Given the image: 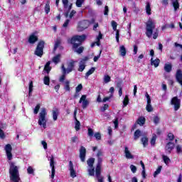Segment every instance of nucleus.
I'll list each match as a JSON object with an SVG mask.
<instances>
[{
    "label": "nucleus",
    "instance_id": "79ce46f5",
    "mask_svg": "<svg viewBox=\"0 0 182 182\" xmlns=\"http://www.w3.org/2000/svg\"><path fill=\"white\" fill-rule=\"evenodd\" d=\"M40 109H41V104H37L33 110L34 114H38V113H39Z\"/></svg>",
    "mask_w": 182,
    "mask_h": 182
},
{
    "label": "nucleus",
    "instance_id": "473e14b6",
    "mask_svg": "<svg viewBox=\"0 0 182 182\" xmlns=\"http://www.w3.org/2000/svg\"><path fill=\"white\" fill-rule=\"evenodd\" d=\"M171 69H173V66L171 64H165L164 70L166 71L168 73L171 72Z\"/></svg>",
    "mask_w": 182,
    "mask_h": 182
},
{
    "label": "nucleus",
    "instance_id": "49530a36",
    "mask_svg": "<svg viewBox=\"0 0 182 182\" xmlns=\"http://www.w3.org/2000/svg\"><path fill=\"white\" fill-rule=\"evenodd\" d=\"M85 68H86V65L81 63V64L79 65L78 72H83Z\"/></svg>",
    "mask_w": 182,
    "mask_h": 182
},
{
    "label": "nucleus",
    "instance_id": "bf43d9fd",
    "mask_svg": "<svg viewBox=\"0 0 182 182\" xmlns=\"http://www.w3.org/2000/svg\"><path fill=\"white\" fill-rule=\"evenodd\" d=\"M107 109H109V105L105 104L104 106L102 107H101V112H106V110H107Z\"/></svg>",
    "mask_w": 182,
    "mask_h": 182
},
{
    "label": "nucleus",
    "instance_id": "393cba45",
    "mask_svg": "<svg viewBox=\"0 0 182 182\" xmlns=\"http://www.w3.org/2000/svg\"><path fill=\"white\" fill-rule=\"evenodd\" d=\"M44 70H46V73L49 75V73L50 72V70H52V67H50V61L46 63L44 67Z\"/></svg>",
    "mask_w": 182,
    "mask_h": 182
},
{
    "label": "nucleus",
    "instance_id": "e433bc0d",
    "mask_svg": "<svg viewBox=\"0 0 182 182\" xmlns=\"http://www.w3.org/2000/svg\"><path fill=\"white\" fill-rule=\"evenodd\" d=\"M161 168H163V166H159L157 169L154 173V177H157L158 174H160L161 173Z\"/></svg>",
    "mask_w": 182,
    "mask_h": 182
},
{
    "label": "nucleus",
    "instance_id": "9d476101",
    "mask_svg": "<svg viewBox=\"0 0 182 182\" xmlns=\"http://www.w3.org/2000/svg\"><path fill=\"white\" fill-rule=\"evenodd\" d=\"M176 147L174 143L169 141L166 144L165 146V151L167 154H171V151Z\"/></svg>",
    "mask_w": 182,
    "mask_h": 182
},
{
    "label": "nucleus",
    "instance_id": "de8ad7c7",
    "mask_svg": "<svg viewBox=\"0 0 182 182\" xmlns=\"http://www.w3.org/2000/svg\"><path fill=\"white\" fill-rule=\"evenodd\" d=\"M94 137H95L96 140H102V134L100 132H96L94 134Z\"/></svg>",
    "mask_w": 182,
    "mask_h": 182
},
{
    "label": "nucleus",
    "instance_id": "72a5a7b5",
    "mask_svg": "<svg viewBox=\"0 0 182 182\" xmlns=\"http://www.w3.org/2000/svg\"><path fill=\"white\" fill-rule=\"evenodd\" d=\"M146 12L147 15H151V7L150 6L149 2L146 3Z\"/></svg>",
    "mask_w": 182,
    "mask_h": 182
},
{
    "label": "nucleus",
    "instance_id": "13d9d810",
    "mask_svg": "<svg viewBox=\"0 0 182 182\" xmlns=\"http://www.w3.org/2000/svg\"><path fill=\"white\" fill-rule=\"evenodd\" d=\"M146 111L149 112V113H150L151 112H153V107L151 106V105H146Z\"/></svg>",
    "mask_w": 182,
    "mask_h": 182
},
{
    "label": "nucleus",
    "instance_id": "37998d69",
    "mask_svg": "<svg viewBox=\"0 0 182 182\" xmlns=\"http://www.w3.org/2000/svg\"><path fill=\"white\" fill-rule=\"evenodd\" d=\"M162 159L164 160V163H165V164H166L167 166L168 164V162L170 161V158H168V156L166 155H163Z\"/></svg>",
    "mask_w": 182,
    "mask_h": 182
},
{
    "label": "nucleus",
    "instance_id": "603ef678",
    "mask_svg": "<svg viewBox=\"0 0 182 182\" xmlns=\"http://www.w3.org/2000/svg\"><path fill=\"white\" fill-rule=\"evenodd\" d=\"M88 136L89 137H93L95 136V132L92 128H88Z\"/></svg>",
    "mask_w": 182,
    "mask_h": 182
},
{
    "label": "nucleus",
    "instance_id": "052dcab7",
    "mask_svg": "<svg viewBox=\"0 0 182 182\" xmlns=\"http://www.w3.org/2000/svg\"><path fill=\"white\" fill-rule=\"evenodd\" d=\"M176 153H177L178 154H180L182 153V148H181V146H180V145H177V146H176Z\"/></svg>",
    "mask_w": 182,
    "mask_h": 182
},
{
    "label": "nucleus",
    "instance_id": "a878e982",
    "mask_svg": "<svg viewBox=\"0 0 182 182\" xmlns=\"http://www.w3.org/2000/svg\"><path fill=\"white\" fill-rule=\"evenodd\" d=\"M140 136H141V131L136 129L134 134V140H138Z\"/></svg>",
    "mask_w": 182,
    "mask_h": 182
},
{
    "label": "nucleus",
    "instance_id": "f8f14e48",
    "mask_svg": "<svg viewBox=\"0 0 182 182\" xmlns=\"http://www.w3.org/2000/svg\"><path fill=\"white\" fill-rule=\"evenodd\" d=\"M50 166L51 167V178H55V158L53 156L51 157L50 160Z\"/></svg>",
    "mask_w": 182,
    "mask_h": 182
},
{
    "label": "nucleus",
    "instance_id": "774afa93",
    "mask_svg": "<svg viewBox=\"0 0 182 182\" xmlns=\"http://www.w3.org/2000/svg\"><path fill=\"white\" fill-rule=\"evenodd\" d=\"M27 173L28 174H33V168H32V166H29L28 168H27Z\"/></svg>",
    "mask_w": 182,
    "mask_h": 182
},
{
    "label": "nucleus",
    "instance_id": "dca6fc26",
    "mask_svg": "<svg viewBox=\"0 0 182 182\" xmlns=\"http://www.w3.org/2000/svg\"><path fill=\"white\" fill-rule=\"evenodd\" d=\"M61 68L63 70V75L60 76L59 80L61 83H63V82H65V79H66V68H65L64 65H62Z\"/></svg>",
    "mask_w": 182,
    "mask_h": 182
},
{
    "label": "nucleus",
    "instance_id": "0eeeda50",
    "mask_svg": "<svg viewBox=\"0 0 182 182\" xmlns=\"http://www.w3.org/2000/svg\"><path fill=\"white\" fill-rule=\"evenodd\" d=\"M5 151L7 156L8 160H12L13 155H12V146L10 144H7L5 146Z\"/></svg>",
    "mask_w": 182,
    "mask_h": 182
},
{
    "label": "nucleus",
    "instance_id": "f3484780",
    "mask_svg": "<svg viewBox=\"0 0 182 182\" xmlns=\"http://www.w3.org/2000/svg\"><path fill=\"white\" fill-rule=\"evenodd\" d=\"M38 41V36H35V34H31L28 38V42L31 43V45H33V43H36Z\"/></svg>",
    "mask_w": 182,
    "mask_h": 182
},
{
    "label": "nucleus",
    "instance_id": "7ed1b4c3",
    "mask_svg": "<svg viewBox=\"0 0 182 182\" xmlns=\"http://www.w3.org/2000/svg\"><path fill=\"white\" fill-rule=\"evenodd\" d=\"M9 176L11 182L21 181V176H19V166L15 165V162L9 163Z\"/></svg>",
    "mask_w": 182,
    "mask_h": 182
},
{
    "label": "nucleus",
    "instance_id": "ea45409f",
    "mask_svg": "<svg viewBox=\"0 0 182 182\" xmlns=\"http://www.w3.org/2000/svg\"><path fill=\"white\" fill-rule=\"evenodd\" d=\"M68 68L71 69V70H75V60H71L68 65Z\"/></svg>",
    "mask_w": 182,
    "mask_h": 182
},
{
    "label": "nucleus",
    "instance_id": "39448f33",
    "mask_svg": "<svg viewBox=\"0 0 182 182\" xmlns=\"http://www.w3.org/2000/svg\"><path fill=\"white\" fill-rule=\"evenodd\" d=\"M44 48H45V41H40L37 44V46L34 51V55H36V56H38V58H42V56H43Z\"/></svg>",
    "mask_w": 182,
    "mask_h": 182
},
{
    "label": "nucleus",
    "instance_id": "2f4dec72",
    "mask_svg": "<svg viewBox=\"0 0 182 182\" xmlns=\"http://www.w3.org/2000/svg\"><path fill=\"white\" fill-rule=\"evenodd\" d=\"M50 2L48 1L45 5V12L46 14H49L50 12Z\"/></svg>",
    "mask_w": 182,
    "mask_h": 182
},
{
    "label": "nucleus",
    "instance_id": "c9c22d12",
    "mask_svg": "<svg viewBox=\"0 0 182 182\" xmlns=\"http://www.w3.org/2000/svg\"><path fill=\"white\" fill-rule=\"evenodd\" d=\"M129 95H125L123 100V107H126L129 105Z\"/></svg>",
    "mask_w": 182,
    "mask_h": 182
},
{
    "label": "nucleus",
    "instance_id": "3c124183",
    "mask_svg": "<svg viewBox=\"0 0 182 182\" xmlns=\"http://www.w3.org/2000/svg\"><path fill=\"white\" fill-rule=\"evenodd\" d=\"M62 3H63V6L65 9L68 8L69 0H62Z\"/></svg>",
    "mask_w": 182,
    "mask_h": 182
},
{
    "label": "nucleus",
    "instance_id": "6e6d98bb",
    "mask_svg": "<svg viewBox=\"0 0 182 182\" xmlns=\"http://www.w3.org/2000/svg\"><path fill=\"white\" fill-rule=\"evenodd\" d=\"M112 80V78L109 75H105L104 77V82L105 83H109Z\"/></svg>",
    "mask_w": 182,
    "mask_h": 182
},
{
    "label": "nucleus",
    "instance_id": "e2e57ef3",
    "mask_svg": "<svg viewBox=\"0 0 182 182\" xmlns=\"http://www.w3.org/2000/svg\"><path fill=\"white\" fill-rule=\"evenodd\" d=\"M130 169L132 173H136L137 171V167H136V166H134V165H131Z\"/></svg>",
    "mask_w": 182,
    "mask_h": 182
},
{
    "label": "nucleus",
    "instance_id": "4c0bfd02",
    "mask_svg": "<svg viewBox=\"0 0 182 182\" xmlns=\"http://www.w3.org/2000/svg\"><path fill=\"white\" fill-rule=\"evenodd\" d=\"M88 175L91 176H95V167H90V168L87 169Z\"/></svg>",
    "mask_w": 182,
    "mask_h": 182
},
{
    "label": "nucleus",
    "instance_id": "b1692460",
    "mask_svg": "<svg viewBox=\"0 0 182 182\" xmlns=\"http://www.w3.org/2000/svg\"><path fill=\"white\" fill-rule=\"evenodd\" d=\"M64 90L65 92H70V81L65 80L64 82Z\"/></svg>",
    "mask_w": 182,
    "mask_h": 182
},
{
    "label": "nucleus",
    "instance_id": "f03ea898",
    "mask_svg": "<svg viewBox=\"0 0 182 182\" xmlns=\"http://www.w3.org/2000/svg\"><path fill=\"white\" fill-rule=\"evenodd\" d=\"M156 29V22L151 18H149L146 23V35L147 38H150L153 35V39H157L159 38V29H156V31L153 33V31Z\"/></svg>",
    "mask_w": 182,
    "mask_h": 182
},
{
    "label": "nucleus",
    "instance_id": "aec40b11",
    "mask_svg": "<svg viewBox=\"0 0 182 182\" xmlns=\"http://www.w3.org/2000/svg\"><path fill=\"white\" fill-rule=\"evenodd\" d=\"M102 174V166H97L95 168V176L97 178L103 177L100 176Z\"/></svg>",
    "mask_w": 182,
    "mask_h": 182
},
{
    "label": "nucleus",
    "instance_id": "9b49d317",
    "mask_svg": "<svg viewBox=\"0 0 182 182\" xmlns=\"http://www.w3.org/2000/svg\"><path fill=\"white\" fill-rule=\"evenodd\" d=\"M86 97H87L86 95H83L81 96L79 100V103L82 102V109H86V107L89 106V101L86 100Z\"/></svg>",
    "mask_w": 182,
    "mask_h": 182
},
{
    "label": "nucleus",
    "instance_id": "a19ab883",
    "mask_svg": "<svg viewBox=\"0 0 182 182\" xmlns=\"http://www.w3.org/2000/svg\"><path fill=\"white\" fill-rule=\"evenodd\" d=\"M75 129L76 132H79V130H80V122L77 119H75Z\"/></svg>",
    "mask_w": 182,
    "mask_h": 182
},
{
    "label": "nucleus",
    "instance_id": "864d4df0",
    "mask_svg": "<svg viewBox=\"0 0 182 182\" xmlns=\"http://www.w3.org/2000/svg\"><path fill=\"white\" fill-rule=\"evenodd\" d=\"M111 23H112L113 31H117V23L114 21H112L111 22Z\"/></svg>",
    "mask_w": 182,
    "mask_h": 182
},
{
    "label": "nucleus",
    "instance_id": "bb28decb",
    "mask_svg": "<svg viewBox=\"0 0 182 182\" xmlns=\"http://www.w3.org/2000/svg\"><path fill=\"white\" fill-rule=\"evenodd\" d=\"M33 91V81H31L29 82V86H28V96L31 97L32 96V92Z\"/></svg>",
    "mask_w": 182,
    "mask_h": 182
},
{
    "label": "nucleus",
    "instance_id": "4be33fe9",
    "mask_svg": "<svg viewBox=\"0 0 182 182\" xmlns=\"http://www.w3.org/2000/svg\"><path fill=\"white\" fill-rule=\"evenodd\" d=\"M151 65L154 66V68H158L159 65H160V59L156 58L153 60V58H151Z\"/></svg>",
    "mask_w": 182,
    "mask_h": 182
},
{
    "label": "nucleus",
    "instance_id": "c03bdc74",
    "mask_svg": "<svg viewBox=\"0 0 182 182\" xmlns=\"http://www.w3.org/2000/svg\"><path fill=\"white\" fill-rule=\"evenodd\" d=\"M59 46H60V40H57L54 45L53 51L55 52V50H56Z\"/></svg>",
    "mask_w": 182,
    "mask_h": 182
},
{
    "label": "nucleus",
    "instance_id": "cd10ccee",
    "mask_svg": "<svg viewBox=\"0 0 182 182\" xmlns=\"http://www.w3.org/2000/svg\"><path fill=\"white\" fill-rule=\"evenodd\" d=\"M58 116H59V109H55V110H53V119L54 122L58 120Z\"/></svg>",
    "mask_w": 182,
    "mask_h": 182
},
{
    "label": "nucleus",
    "instance_id": "5701e85b",
    "mask_svg": "<svg viewBox=\"0 0 182 182\" xmlns=\"http://www.w3.org/2000/svg\"><path fill=\"white\" fill-rule=\"evenodd\" d=\"M95 70H96V68L95 67L91 68L86 73L85 78L87 79L90 75H93L95 73Z\"/></svg>",
    "mask_w": 182,
    "mask_h": 182
},
{
    "label": "nucleus",
    "instance_id": "6ab92c4d",
    "mask_svg": "<svg viewBox=\"0 0 182 182\" xmlns=\"http://www.w3.org/2000/svg\"><path fill=\"white\" fill-rule=\"evenodd\" d=\"M146 123V118L144 117H139L136 120V124L139 126H144Z\"/></svg>",
    "mask_w": 182,
    "mask_h": 182
},
{
    "label": "nucleus",
    "instance_id": "20e7f679",
    "mask_svg": "<svg viewBox=\"0 0 182 182\" xmlns=\"http://www.w3.org/2000/svg\"><path fill=\"white\" fill-rule=\"evenodd\" d=\"M48 112H46V108H42L38 117V124L39 126H43V129H46V115Z\"/></svg>",
    "mask_w": 182,
    "mask_h": 182
},
{
    "label": "nucleus",
    "instance_id": "ddd939ff",
    "mask_svg": "<svg viewBox=\"0 0 182 182\" xmlns=\"http://www.w3.org/2000/svg\"><path fill=\"white\" fill-rule=\"evenodd\" d=\"M69 171L70 173V177L75 178V177H76V171L75 170L73 162H72V161H69Z\"/></svg>",
    "mask_w": 182,
    "mask_h": 182
},
{
    "label": "nucleus",
    "instance_id": "0e129e2a",
    "mask_svg": "<svg viewBox=\"0 0 182 182\" xmlns=\"http://www.w3.org/2000/svg\"><path fill=\"white\" fill-rule=\"evenodd\" d=\"M87 60H89V57L85 56L84 57V58H82L80 61V63H82V65H85V63H86Z\"/></svg>",
    "mask_w": 182,
    "mask_h": 182
},
{
    "label": "nucleus",
    "instance_id": "58836bf2",
    "mask_svg": "<svg viewBox=\"0 0 182 182\" xmlns=\"http://www.w3.org/2000/svg\"><path fill=\"white\" fill-rule=\"evenodd\" d=\"M156 140H157V135H156V134H154L151 139V146H154L156 144Z\"/></svg>",
    "mask_w": 182,
    "mask_h": 182
},
{
    "label": "nucleus",
    "instance_id": "6e6552de",
    "mask_svg": "<svg viewBox=\"0 0 182 182\" xmlns=\"http://www.w3.org/2000/svg\"><path fill=\"white\" fill-rule=\"evenodd\" d=\"M89 28V23L86 21H82L78 23L77 29L79 32H82L85 29H87Z\"/></svg>",
    "mask_w": 182,
    "mask_h": 182
},
{
    "label": "nucleus",
    "instance_id": "4d7b16f0",
    "mask_svg": "<svg viewBox=\"0 0 182 182\" xmlns=\"http://www.w3.org/2000/svg\"><path fill=\"white\" fill-rule=\"evenodd\" d=\"M145 96L146 97V99H147L146 105H151V98H150V95H149V93L146 92Z\"/></svg>",
    "mask_w": 182,
    "mask_h": 182
},
{
    "label": "nucleus",
    "instance_id": "7c9ffc66",
    "mask_svg": "<svg viewBox=\"0 0 182 182\" xmlns=\"http://www.w3.org/2000/svg\"><path fill=\"white\" fill-rule=\"evenodd\" d=\"M141 141H142L144 147H147V146H149V138L148 137L141 138Z\"/></svg>",
    "mask_w": 182,
    "mask_h": 182
},
{
    "label": "nucleus",
    "instance_id": "f257e3e1",
    "mask_svg": "<svg viewBox=\"0 0 182 182\" xmlns=\"http://www.w3.org/2000/svg\"><path fill=\"white\" fill-rule=\"evenodd\" d=\"M86 35H75L73 36L71 38L68 39V43L73 45V49L76 53L80 55V53H83V50H85V47L81 46L82 43L86 41Z\"/></svg>",
    "mask_w": 182,
    "mask_h": 182
},
{
    "label": "nucleus",
    "instance_id": "5fc2aeb1",
    "mask_svg": "<svg viewBox=\"0 0 182 182\" xmlns=\"http://www.w3.org/2000/svg\"><path fill=\"white\" fill-rule=\"evenodd\" d=\"M168 139L170 140V141H173L174 140V134L173 133L169 132L167 135Z\"/></svg>",
    "mask_w": 182,
    "mask_h": 182
},
{
    "label": "nucleus",
    "instance_id": "a18cd8bd",
    "mask_svg": "<svg viewBox=\"0 0 182 182\" xmlns=\"http://www.w3.org/2000/svg\"><path fill=\"white\" fill-rule=\"evenodd\" d=\"M83 2H85V0H77L76 1V6L77 8H82V5H83Z\"/></svg>",
    "mask_w": 182,
    "mask_h": 182
},
{
    "label": "nucleus",
    "instance_id": "680f3d73",
    "mask_svg": "<svg viewBox=\"0 0 182 182\" xmlns=\"http://www.w3.org/2000/svg\"><path fill=\"white\" fill-rule=\"evenodd\" d=\"M100 55H102V50H100L98 55L94 57L93 58L94 62H97V60H99V59L100 58Z\"/></svg>",
    "mask_w": 182,
    "mask_h": 182
},
{
    "label": "nucleus",
    "instance_id": "f704fd0d",
    "mask_svg": "<svg viewBox=\"0 0 182 182\" xmlns=\"http://www.w3.org/2000/svg\"><path fill=\"white\" fill-rule=\"evenodd\" d=\"M43 83L46 86H49V85L50 83V78L49 77V76H45L44 77V78H43Z\"/></svg>",
    "mask_w": 182,
    "mask_h": 182
},
{
    "label": "nucleus",
    "instance_id": "4468645a",
    "mask_svg": "<svg viewBox=\"0 0 182 182\" xmlns=\"http://www.w3.org/2000/svg\"><path fill=\"white\" fill-rule=\"evenodd\" d=\"M176 82L181 85L182 87V71L181 70H177L176 73Z\"/></svg>",
    "mask_w": 182,
    "mask_h": 182
},
{
    "label": "nucleus",
    "instance_id": "c85d7f7f",
    "mask_svg": "<svg viewBox=\"0 0 182 182\" xmlns=\"http://www.w3.org/2000/svg\"><path fill=\"white\" fill-rule=\"evenodd\" d=\"M119 52H120L121 56H124L126 55V53H127V50H126V47H124V46H121L119 47Z\"/></svg>",
    "mask_w": 182,
    "mask_h": 182
},
{
    "label": "nucleus",
    "instance_id": "69168bd1",
    "mask_svg": "<svg viewBox=\"0 0 182 182\" xmlns=\"http://www.w3.org/2000/svg\"><path fill=\"white\" fill-rule=\"evenodd\" d=\"M103 161V159L101 157L97 158V166L102 167V163Z\"/></svg>",
    "mask_w": 182,
    "mask_h": 182
},
{
    "label": "nucleus",
    "instance_id": "a211bd4d",
    "mask_svg": "<svg viewBox=\"0 0 182 182\" xmlns=\"http://www.w3.org/2000/svg\"><path fill=\"white\" fill-rule=\"evenodd\" d=\"M171 2L175 11H178V9H180V3H178V0H171Z\"/></svg>",
    "mask_w": 182,
    "mask_h": 182
},
{
    "label": "nucleus",
    "instance_id": "c756f323",
    "mask_svg": "<svg viewBox=\"0 0 182 182\" xmlns=\"http://www.w3.org/2000/svg\"><path fill=\"white\" fill-rule=\"evenodd\" d=\"M87 166L90 167H94L93 164H95V158H90L87 160Z\"/></svg>",
    "mask_w": 182,
    "mask_h": 182
},
{
    "label": "nucleus",
    "instance_id": "338daca9",
    "mask_svg": "<svg viewBox=\"0 0 182 182\" xmlns=\"http://www.w3.org/2000/svg\"><path fill=\"white\" fill-rule=\"evenodd\" d=\"M77 140H79V138L77 137V136H73L71 138V143H76Z\"/></svg>",
    "mask_w": 182,
    "mask_h": 182
},
{
    "label": "nucleus",
    "instance_id": "8fccbe9b",
    "mask_svg": "<svg viewBox=\"0 0 182 182\" xmlns=\"http://www.w3.org/2000/svg\"><path fill=\"white\" fill-rule=\"evenodd\" d=\"M83 89V85L82 84H79L76 87H75V92L77 93H79Z\"/></svg>",
    "mask_w": 182,
    "mask_h": 182
},
{
    "label": "nucleus",
    "instance_id": "1a4fd4ad",
    "mask_svg": "<svg viewBox=\"0 0 182 182\" xmlns=\"http://www.w3.org/2000/svg\"><path fill=\"white\" fill-rule=\"evenodd\" d=\"M80 159L82 163L86 161V148L83 146H81L80 148Z\"/></svg>",
    "mask_w": 182,
    "mask_h": 182
},
{
    "label": "nucleus",
    "instance_id": "09e8293b",
    "mask_svg": "<svg viewBox=\"0 0 182 182\" xmlns=\"http://www.w3.org/2000/svg\"><path fill=\"white\" fill-rule=\"evenodd\" d=\"M154 124H158L160 123V117L159 116H155L154 117V120H153Z\"/></svg>",
    "mask_w": 182,
    "mask_h": 182
},
{
    "label": "nucleus",
    "instance_id": "423d86ee",
    "mask_svg": "<svg viewBox=\"0 0 182 182\" xmlns=\"http://www.w3.org/2000/svg\"><path fill=\"white\" fill-rule=\"evenodd\" d=\"M171 105L173 106L175 112H177L181 106V100L178 99V97L176 96L171 100Z\"/></svg>",
    "mask_w": 182,
    "mask_h": 182
},
{
    "label": "nucleus",
    "instance_id": "412c9836",
    "mask_svg": "<svg viewBox=\"0 0 182 182\" xmlns=\"http://www.w3.org/2000/svg\"><path fill=\"white\" fill-rule=\"evenodd\" d=\"M60 53L57 54L55 56H54L52 59L53 63L55 65H58L60 62V58H61Z\"/></svg>",
    "mask_w": 182,
    "mask_h": 182
},
{
    "label": "nucleus",
    "instance_id": "2eb2a0df",
    "mask_svg": "<svg viewBox=\"0 0 182 182\" xmlns=\"http://www.w3.org/2000/svg\"><path fill=\"white\" fill-rule=\"evenodd\" d=\"M124 154H125L126 159H134V156L132 154V152H130V151L129 150V147L127 146H124Z\"/></svg>",
    "mask_w": 182,
    "mask_h": 182
}]
</instances>
